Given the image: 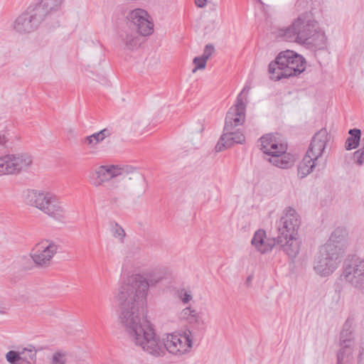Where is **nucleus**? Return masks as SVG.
Masks as SVG:
<instances>
[{"label":"nucleus","mask_w":364,"mask_h":364,"mask_svg":"<svg viewBox=\"0 0 364 364\" xmlns=\"http://www.w3.org/2000/svg\"><path fill=\"white\" fill-rule=\"evenodd\" d=\"M353 159L355 165L358 166L364 165V137L362 138L359 149L354 151Z\"/></svg>","instance_id":"obj_33"},{"label":"nucleus","mask_w":364,"mask_h":364,"mask_svg":"<svg viewBox=\"0 0 364 364\" xmlns=\"http://www.w3.org/2000/svg\"><path fill=\"white\" fill-rule=\"evenodd\" d=\"M277 36L286 41L298 43V36L293 23L287 27L278 29Z\"/></svg>","instance_id":"obj_29"},{"label":"nucleus","mask_w":364,"mask_h":364,"mask_svg":"<svg viewBox=\"0 0 364 364\" xmlns=\"http://www.w3.org/2000/svg\"><path fill=\"white\" fill-rule=\"evenodd\" d=\"M178 296L184 304H187L193 299V295L191 291L186 289H181L178 291Z\"/></svg>","instance_id":"obj_36"},{"label":"nucleus","mask_w":364,"mask_h":364,"mask_svg":"<svg viewBox=\"0 0 364 364\" xmlns=\"http://www.w3.org/2000/svg\"><path fill=\"white\" fill-rule=\"evenodd\" d=\"M347 236L346 228L338 227L333 231L327 242L322 247L343 257L348 246Z\"/></svg>","instance_id":"obj_14"},{"label":"nucleus","mask_w":364,"mask_h":364,"mask_svg":"<svg viewBox=\"0 0 364 364\" xmlns=\"http://www.w3.org/2000/svg\"><path fill=\"white\" fill-rule=\"evenodd\" d=\"M119 202V199L116 197H114V198H111V200H110V203L112 205L118 206Z\"/></svg>","instance_id":"obj_44"},{"label":"nucleus","mask_w":364,"mask_h":364,"mask_svg":"<svg viewBox=\"0 0 364 364\" xmlns=\"http://www.w3.org/2000/svg\"><path fill=\"white\" fill-rule=\"evenodd\" d=\"M139 178L140 174L131 166L102 165L90 172L88 181L95 187L110 182L109 191L114 193L119 188H125L128 181Z\"/></svg>","instance_id":"obj_2"},{"label":"nucleus","mask_w":364,"mask_h":364,"mask_svg":"<svg viewBox=\"0 0 364 364\" xmlns=\"http://www.w3.org/2000/svg\"><path fill=\"white\" fill-rule=\"evenodd\" d=\"M245 141V136L240 129L226 131L223 129V134L218 142L215 149L217 151H221L224 149L230 148L236 144H242Z\"/></svg>","instance_id":"obj_17"},{"label":"nucleus","mask_w":364,"mask_h":364,"mask_svg":"<svg viewBox=\"0 0 364 364\" xmlns=\"http://www.w3.org/2000/svg\"><path fill=\"white\" fill-rule=\"evenodd\" d=\"M119 43L124 50L133 51L136 50L141 45V38L137 33L133 30L122 31L119 36Z\"/></svg>","instance_id":"obj_22"},{"label":"nucleus","mask_w":364,"mask_h":364,"mask_svg":"<svg viewBox=\"0 0 364 364\" xmlns=\"http://www.w3.org/2000/svg\"><path fill=\"white\" fill-rule=\"evenodd\" d=\"M316 161L314 157L306 154L297 167L299 177L304 178L311 173L316 166Z\"/></svg>","instance_id":"obj_26"},{"label":"nucleus","mask_w":364,"mask_h":364,"mask_svg":"<svg viewBox=\"0 0 364 364\" xmlns=\"http://www.w3.org/2000/svg\"><path fill=\"white\" fill-rule=\"evenodd\" d=\"M63 0H41L35 7L44 20L46 16L52 11H57L61 6Z\"/></svg>","instance_id":"obj_25"},{"label":"nucleus","mask_w":364,"mask_h":364,"mask_svg":"<svg viewBox=\"0 0 364 364\" xmlns=\"http://www.w3.org/2000/svg\"><path fill=\"white\" fill-rule=\"evenodd\" d=\"M328 134L326 129H321L314 136L311 142L310 146L306 151V154L314 160H318L322 155L328 141Z\"/></svg>","instance_id":"obj_18"},{"label":"nucleus","mask_w":364,"mask_h":364,"mask_svg":"<svg viewBox=\"0 0 364 364\" xmlns=\"http://www.w3.org/2000/svg\"><path fill=\"white\" fill-rule=\"evenodd\" d=\"M350 136H348L345 142V148L346 150L350 151L358 148L361 142V131L358 129H352L348 132Z\"/></svg>","instance_id":"obj_28"},{"label":"nucleus","mask_w":364,"mask_h":364,"mask_svg":"<svg viewBox=\"0 0 364 364\" xmlns=\"http://www.w3.org/2000/svg\"><path fill=\"white\" fill-rule=\"evenodd\" d=\"M58 249L59 245L55 242L43 240L33 247L30 255L37 267L46 268L50 265Z\"/></svg>","instance_id":"obj_10"},{"label":"nucleus","mask_w":364,"mask_h":364,"mask_svg":"<svg viewBox=\"0 0 364 364\" xmlns=\"http://www.w3.org/2000/svg\"><path fill=\"white\" fill-rule=\"evenodd\" d=\"M198 129L196 130V132H198L199 133H202L203 131L204 130L203 124L201 122H198Z\"/></svg>","instance_id":"obj_45"},{"label":"nucleus","mask_w":364,"mask_h":364,"mask_svg":"<svg viewBox=\"0 0 364 364\" xmlns=\"http://www.w3.org/2000/svg\"><path fill=\"white\" fill-rule=\"evenodd\" d=\"M284 240L276 237L277 245H279L281 250L291 259H294L300 251L301 241L297 235H289Z\"/></svg>","instance_id":"obj_21"},{"label":"nucleus","mask_w":364,"mask_h":364,"mask_svg":"<svg viewBox=\"0 0 364 364\" xmlns=\"http://www.w3.org/2000/svg\"><path fill=\"white\" fill-rule=\"evenodd\" d=\"M260 149L269 156L267 160L280 168H289L295 161V158L287 153V144L282 143L274 135L268 134L259 139Z\"/></svg>","instance_id":"obj_6"},{"label":"nucleus","mask_w":364,"mask_h":364,"mask_svg":"<svg viewBox=\"0 0 364 364\" xmlns=\"http://www.w3.org/2000/svg\"><path fill=\"white\" fill-rule=\"evenodd\" d=\"M214 51V47L212 45H206L203 50V55L200 56L208 60Z\"/></svg>","instance_id":"obj_41"},{"label":"nucleus","mask_w":364,"mask_h":364,"mask_svg":"<svg viewBox=\"0 0 364 364\" xmlns=\"http://www.w3.org/2000/svg\"><path fill=\"white\" fill-rule=\"evenodd\" d=\"M6 360L11 364H16L18 361L21 360L20 348L18 350H10L6 354Z\"/></svg>","instance_id":"obj_35"},{"label":"nucleus","mask_w":364,"mask_h":364,"mask_svg":"<svg viewBox=\"0 0 364 364\" xmlns=\"http://www.w3.org/2000/svg\"><path fill=\"white\" fill-rule=\"evenodd\" d=\"M110 231L113 237L120 243H124L126 237V232L124 228L117 223H111Z\"/></svg>","instance_id":"obj_32"},{"label":"nucleus","mask_w":364,"mask_h":364,"mask_svg":"<svg viewBox=\"0 0 364 364\" xmlns=\"http://www.w3.org/2000/svg\"><path fill=\"white\" fill-rule=\"evenodd\" d=\"M65 354L60 352L55 353L50 360L51 364H65Z\"/></svg>","instance_id":"obj_37"},{"label":"nucleus","mask_w":364,"mask_h":364,"mask_svg":"<svg viewBox=\"0 0 364 364\" xmlns=\"http://www.w3.org/2000/svg\"><path fill=\"white\" fill-rule=\"evenodd\" d=\"M316 23V21L307 15H301L293 21L298 36V43L304 44L306 41L308 36L315 31Z\"/></svg>","instance_id":"obj_16"},{"label":"nucleus","mask_w":364,"mask_h":364,"mask_svg":"<svg viewBox=\"0 0 364 364\" xmlns=\"http://www.w3.org/2000/svg\"><path fill=\"white\" fill-rule=\"evenodd\" d=\"M141 253V248L139 246H133L130 248L129 250L127 257L129 258H133V257H137Z\"/></svg>","instance_id":"obj_40"},{"label":"nucleus","mask_w":364,"mask_h":364,"mask_svg":"<svg viewBox=\"0 0 364 364\" xmlns=\"http://www.w3.org/2000/svg\"><path fill=\"white\" fill-rule=\"evenodd\" d=\"M252 245L260 253L264 254L272 250L277 245L275 238H267L264 230H257L251 240Z\"/></svg>","instance_id":"obj_19"},{"label":"nucleus","mask_w":364,"mask_h":364,"mask_svg":"<svg viewBox=\"0 0 364 364\" xmlns=\"http://www.w3.org/2000/svg\"><path fill=\"white\" fill-rule=\"evenodd\" d=\"M166 274V269L164 267H158L151 270L148 273V280L144 278L140 274L132 275L128 277L126 281L119 287L117 293L116 294L114 298L116 301L117 302L119 309V318L122 314V300L120 299V294L122 293L124 296V300L126 301L134 302V299H135V295L136 294L137 289L136 285L140 282H145L147 284V290L146 291V300L147 299V294L149 291V288L150 285H154L159 282H161L164 278H165Z\"/></svg>","instance_id":"obj_5"},{"label":"nucleus","mask_w":364,"mask_h":364,"mask_svg":"<svg viewBox=\"0 0 364 364\" xmlns=\"http://www.w3.org/2000/svg\"><path fill=\"white\" fill-rule=\"evenodd\" d=\"M304 58L292 50L281 52L269 65L270 78L279 80L299 75L305 70Z\"/></svg>","instance_id":"obj_4"},{"label":"nucleus","mask_w":364,"mask_h":364,"mask_svg":"<svg viewBox=\"0 0 364 364\" xmlns=\"http://www.w3.org/2000/svg\"><path fill=\"white\" fill-rule=\"evenodd\" d=\"M342 257L338 253L321 247L313 262V269L321 277H327L338 267Z\"/></svg>","instance_id":"obj_7"},{"label":"nucleus","mask_w":364,"mask_h":364,"mask_svg":"<svg viewBox=\"0 0 364 364\" xmlns=\"http://www.w3.org/2000/svg\"><path fill=\"white\" fill-rule=\"evenodd\" d=\"M308 39L304 44L311 47L315 50H322L326 47V36L323 31L316 30V23L315 24V31L311 33L307 38Z\"/></svg>","instance_id":"obj_24"},{"label":"nucleus","mask_w":364,"mask_h":364,"mask_svg":"<svg viewBox=\"0 0 364 364\" xmlns=\"http://www.w3.org/2000/svg\"><path fill=\"white\" fill-rule=\"evenodd\" d=\"M9 130L5 129L0 132V151H4L12 149L13 139Z\"/></svg>","instance_id":"obj_30"},{"label":"nucleus","mask_w":364,"mask_h":364,"mask_svg":"<svg viewBox=\"0 0 364 364\" xmlns=\"http://www.w3.org/2000/svg\"><path fill=\"white\" fill-rule=\"evenodd\" d=\"M250 90V87L245 85L238 95L236 104L230 107L227 112L224 130L235 129L237 127L242 125L245 122L246 108L245 102L247 100V95Z\"/></svg>","instance_id":"obj_9"},{"label":"nucleus","mask_w":364,"mask_h":364,"mask_svg":"<svg viewBox=\"0 0 364 364\" xmlns=\"http://www.w3.org/2000/svg\"><path fill=\"white\" fill-rule=\"evenodd\" d=\"M207 60L202 57H196L193 59L195 68L193 69V73L196 72L198 69H203L205 68Z\"/></svg>","instance_id":"obj_38"},{"label":"nucleus","mask_w":364,"mask_h":364,"mask_svg":"<svg viewBox=\"0 0 364 364\" xmlns=\"http://www.w3.org/2000/svg\"><path fill=\"white\" fill-rule=\"evenodd\" d=\"M24 200L27 205L38 209L58 222L65 223L68 220L65 204L58 196L50 191L28 189L25 193Z\"/></svg>","instance_id":"obj_3"},{"label":"nucleus","mask_w":364,"mask_h":364,"mask_svg":"<svg viewBox=\"0 0 364 364\" xmlns=\"http://www.w3.org/2000/svg\"><path fill=\"white\" fill-rule=\"evenodd\" d=\"M129 18L140 35L146 36L152 33L154 24L150 21V16L145 10L134 9L131 11Z\"/></svg>","instance_id":"obj_15"},{"label":"nucleus","mask_w":364,"mask_h":364,"mask_svg":"<svg viewBox=\"0 0 364 364\" xmlns=\"http://www.w3.org/2000/svg\"><path fill=\"white\" fill-rule=\"evenodd\" d=\"M112 132L110 129L105 128L102 129L101 131L94 133L92 135L93 139H95V141L97 144L102 142L105 138L111 136Z\"/></svg>","instance_id":"obj_34"},{"label":"nucleus","mask_w":364,"mask_h":364,"mask_svg":"<svg viewBox=\"0 0 364 364\" xmlns=\"http://www.w3.org/2000/svg\"><path fill=\"white\" fill-rule=\"evenodd\" d=\"M339 343L341 348L337 353L336 364H354L355 341L353 331L346 324L341 332Z\"/></svg>","instance_id":"obj_11"},{"label":"nucleus","mask_w":364,"mask_h":364,"mask_svg":"<svg viewBox=\"0 0 364 364\" xmlns=\"http://www.w3.org/2000/svg\"><path fill=\"white\" fill-rule=\"evenodd\" d=\"M136 288V294L133 303L126 301L123 294H120L122 310L119 322L129 339L143 350L156 357L163 356L166 350L176 356L190 352L193 346V336L189 330L183 334H164L162 337L163 345L160 343L149 321L142 315L146 306L147 284L139 282Z\"/></svg>","instance_id":"obj_1"},{"label":"nucleus","mask_w":364,"mask_h":364,"mask_svg":"<svg viewBox=\"0 0 364 364\" xmlns=\"http://www.w3.org/2000/svg\"><path fill=\"white\" fill-rule=\"evenodd\" d=\"M11 159V168L14 175H18L28 171L33 164V158L27 153L9 154Z\"/></svg>","instance_id":"obj_20"},{"label":"nucleus","mask_w":364,"mask_h":364,"mask_svg":"<svg viewBox=\"0 0 364 364\" xmlns=\"http://www.w3.org/2000/svg\"><path fill=\"white\" fill-rule=\"evenodd\" d=\"M364 360V341H360L359 342V354L358 357V364H361Z\"/></svg>","instance_id":"obj_42"},{"label":"nucleus","mask_w":364,"mask_h":364,"mask_svg":"<svg viewBox=\"0 0 364 364\" xmlns=\"http://www.w3.org/2000/svg\"><path fill=\"white\" fill-rule=\"evenodd\" d=\"M11 159L9 154L0 156V176L5 175H14L11 168Z\"/></svg>","instance_id":"obj_31"},{"label":"nucleus","mask_w":364,"mask_h":364,"mask_svg":"<svg viewBox=\"0 0 364 364\" xmlns=\"http://www.w3.org/2000/svg\"><path fill=\"white\" fill-rule=\"evenodd\" d=\"M82 142L84 145H85L88 149H95L97 146V144L95 141V139L92 136V135L85 136L82 139Z\"/></svg>","instance_id":"obj_39"},{"label":"nucleus","mask_w":364,"mask_h":364,"mask_svg":"<svg viewBox=\"0 0 364 364\" xmlns=\"http://www.w3.org/2000/svg\"><path fill=\"white\" fill-rule=\"evenodd\" d=\"M179 318L187 321L189 323L195 325L196 328H203L205 325V321L197 311L190 306L184 308L179 313Z\"/></svg>","instance_id":"obj_23"},{"label":"nucleus","mask_w":364,"mask_h":364,"mask_svg":"<svg viewBox=\"0 0 364 364\" xmlns=\"http://www.w3.org/2000/svg\"><path fill=\"white\" fill-rule=\"evenodd\" d=\"M38 350L32 345L20 348L21 360L26 364H36Z\"/></svg>","instance_id":"obj_27"},{"label":"nucleus","mask_w":364,"mask_h":364,"mask_svg":"<svg viewBox=\"0 0 364 364\" xmlns=\"http://www.w3.org/2000/svg\"><path fill=\"white\" fill-rule=\"evenodd\" d=\"M301 225V218L298 213L289 207L284 211L278 223V236L279 239H285L289 235H297Z\"/></svg>","instance_id":"obj_12"},{"label":"nucleus","mask_w":364,"mask_h":364,"mask_svg":"<svg viewBox=\"0 0 364 364\" xmlns=\"http://www.w3.org/2000/svg\"><path fill=\"white\" fill-rule=\"evenodd\" d=\"M341 277L354 288L364 291V259L354 256L346 259Z\"/></svg>","instance_id":"obj_8"},{"label":"nucleus","mask_w":364,"mask_h":364,"mask_svg":"<svg viewBox=\"0 0 364 364\" xmlns=\"http://www.w3.org/2000/svg\"><path fill=\"white\" fill-rule=\"evenodd\" d=\"M206 0H196V4L200 7L203 8L205 5Z\"/></svg>","instance_id":"obj_43"},{"label":"nucleus","mask_w":364,"mask_h":364,"mask_svg":"<svg viewBox=\"0 0 364 364\" xmlns=\"http://www.w3.org/2000/svg\"><path fill=\"white\" fill-rule=\"evenodd\" d=\"M43 21L39 12L33 8L18 16L13 23L14 30L19 34L33 32Z\"/></svg>","instance_id":"obj_13"}]
</instances>
